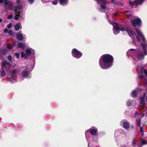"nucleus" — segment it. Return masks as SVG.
I'll use <instances>...</instances> for the list:
<instances>
[{"label": "nucleus", "mask_w": 147, "mask_h": 147, "mask_svg": "<svg viewBox=\"0 0 147 147\" xmlns=\"http://www.w3.org/2000/svg\"><path fill=\"white\" fill-rule=\"evenodd\" d=\"M135 30H136V32L137 33L138 35V36L141 38L144 36L143 35L142 33L141 32V31L138 29V28H135Z\"/></svg>", "instance_id": "obj_16"}, {"label": "nucleus", "mask_w": 147, "mask_h": 147, "mask_svg": "<svg viewBox=\"0 0 147 147\" xmlns=\"http://www.w3.org/2000/svg\"><path fill=\"white\" fill-rule=\"evenodd\" d=\"M25 47V44L21 42H19L17 45V47L18 48H24Z\"/></svg>", "instance_id": "obj_17"}, {"label": "nucleus", "mask_w": 147, "mask_h": 147, "mask_svg": "<svg viewBox=\"0 0 147 147\" xmlns=\"http://www.w3.org/2000/svg\"><path fill=\"white\" fill-rule=\"evenodd\" d=\"M142 136H143L144 135V132H142Z\"/></svg>", "instance_id": "obj_60"}, {"label": "nucleus", "mask_w": 147, "mask_h": 147, "mask_svg": "<svg viewBox=\"0 0 147 147\" xmlns=\"http://www.w3.org/2000/svg\"><path fill=\"white\" fill-rule=\"evenodd\" d=\"M144 113L143 114H142V116H144Z\"/></svg>", "instance_id": "obj_62"}, {"label": "nucleus", "mask_w": 147, "mask_h": 147, "mask_svg": "<svg viewBox=\"0 0 147 147\" xmlns=\"http://www.w3.org/2000/svg\"><path fill=\"white\" fill-rule=\"evenodd\" d=\"M131 128L132 129H134V126H133V125H131Z\"/></svg>", "instance_id": "obj_54"}, {"label": "nucleus", "mask_w": 147, "mask_h": 147, "mask_svg": "<svg viewBox=\"0 0 147 147\" xmlns=\"http://www.w3.org/2000/svg\"><path fill=\"white\" fill-rule=\"evenodd\" d=\"M136 37H137V38H138V37L137 36H136Z\"/></svg>", "instance_id": "obj_63"}, {"label": "nucleus", "mask_w": 147, "mask_h": 147, "mask_svg": "<svg viewBox=\"0 0 147 147\" xmlns=\"http://www.w3.org/2000/svg\"><path fill=\"white\" fill-rule=\"evenodd\" d=\"M131 22L134 27L140 26L141 25V21L139 17H134V19H131Z\"/></svg>", "instance_id": "obj_6"}, {"label": "nucleus", "mask_w": 147, "mask_h": 147, "mask_svg": "<svg viewBox=\"0 0 147 147\" xmlns=\"http://www.w3.org/2000/svg\"><path fill=\"white\" fill-rule=\"evenodd\" d=\"M142 49L143 51V52L142 53H143L145 55H147L146 48H143Z\"/></svg>", "instance_id": "obj_34"}, {"label": "nucleus", "mask_w": 147, "mask_h": 147, "mask_svg": "<svg viewBox=\"0 0 147 147\" xmlns=\"http://www.w3.org/2000/svg\"><path fill=\"white\" fill-rule=\"evenodd\" d=\"M113 31L115 34H117L119 32L120 29V28H113Z\"/></svg>", "instance_id": "obj_19"}, {"label": "nucleus", "mask_w": 147, "mask_h": 147, "mask_svg": "<svg viewBox=\"0 0 147 147\" xmlns=\"http://www.w3.org/2000/svg\"><path fill=\"white\" fill-rule=\"evenodd\" d=\"M144 72L145 75L146 76V84L147 86V70L146 69H144Z\"/></svg>", "instance_id": "obj_32"}, {"label": "nucleus", "mask_w": 147, "mask_h": 147, "mask_svg": "<svg viewBox=\"0 0 147 147\" xmlns=\"http://www.w3.org/2000/svg\"><path fill=\"white\" fill-rule=\"evenodd\" d=\"M71 54L75 58L79 59L82 55V53L76 48L73 49L71 51Z\"/></svg>", "instance_id": "obj_5"}, {"label": "nucleus", "mask_w": 147, "mask_h": 147, "mask_svg": "<svg viewBox=\"0 0 147 147\" xmlns=\"http://www.w3.org/2000/svg\"><path fill=\"white\" fill-rule=\"evenodd\" d=\"M137 92V90H134L132 91L131 94L132 97H136L138 94V92Z\"/></svg>", "instance_id": "obj_20"}, {"label": "nucleus", "mask_w": 147, "mask_h": 147, "mask_svg": "<svg viewBox=\"0 0 147 147\" xmlns=\"http://www.w3.org/2000/svg\"><path fill=\"white\" fill-rule=\"evenodd\" d=\"M15 28V29L17 31V30H18L20 28Z\"/></svg>", "instance_id": "obj_56"}, {"label": "nucleus", "mask_w": 147, "mask_h": 147, "mask_svg": "<svg viewBox=\"0 0 147 147\" xmlns=\"http://www.w3.org/2000/svg\"><path fill=\"white\" fill-rule=\"evenodd\" d=\"M11 66V63L6 60L3 61L2 63L1 64V69L4 70L5 69L7 72L10 70Z\"/></svg>", "instance_id": "obj_4"}, {"label": "nucleus", "mask_w": 147, "mask_h": 147, "mask_svg": "<svg viewBox=\"0 0 147 147\" xmlns=\"http://www.w3.org/2000/svg\"><path fill=\"white\" fill-rule=\"evenodd\" d=\"M145 69H144V67H140V71L141 73L142 74H143V72H144V70Z\"/></svg>", "instance_id": "obj_36"}, {"label": "nucleus", "mask_w": 147, "mask_h": 147, "mask_svg": "<svg viewBox=\"0 0 147 147\" xmlns=\"http://www.w3.org/2000/svg\"><path fill=\"white\" fill-rule=\"evenodd\" d=\"M58 1L57 0H55L54 1L52 2V3L53 5H56Z\"/></svg>", "instance_id": "obj_40"}, {"label": "nucleus", "mask_w": 147, "mask_h": 147, "mask_svg": "<svg viewBox=\"0 0 147 147\" xmlns=\"http://www.w3.org/2000/svg\"><path fill=\"white\" fill-rule=\"evenodd\" d=\"M132 16V15L131 14H130L129 15L127 14L126 16L127 18L128 19L130 17H131Z\"/></svg>", "instance_id": "obj_47"}, {"label": "nucleus", "mask_w": 147, "mask_h": 147, "mask_svg": "<svg viewBox=\"0 0 147 147\" xmlns=\"http://www.w3.org/2000/svg\"><path fill=\"white\" fill-rule=\"evenodd\" d=\"M89 130L90 134L92 135H95L96 132H98V131L97 129H90Z\"/></svg>", "instance_id": "obj_14"}, {"label": "nucleus", "mask_w": 147, "mask_h": 147, "mask_svg": "<svg viewBox=\"0 0 147 147\" xmlns=\"http://www.w3.org/2000/svg\"><path fill=\"white\" fill-rule=\"evenodd\" d=\"M68 0H59V3L61 5H65L67 4Z\"/></svg>", "instance_id": "obj_18"}, {"label": "nucleus", "mask_w": 147, "mask_h": 147, "mask_svg": "<svg viewBox=\"0 0 147 147\" xmlns=\"http://www.w3.org/2000/svg\"><path fill=\"white\" fill-rule=\"evenodd\" d=\"M136 143V142L135 139H134L132 142V146H133L134 147H135Z\"/></svg>", "instance_id": "obj_31"}, {"label": "nucleus", "mask_w": 147, "mask_h": 147, "mask_svg": "<svg viewBox=\"0 0 147 147\" xmlns=\"http://www.w3.org/2000/svg\"><path fill=\"white\" fill-rule=\"evenodd\" d=\"M120 30L124 31L125 30L127 32L129 35L131 37L134 35L135 33L132 29V28H120Z\"/></svg>", "instance_id": "obj_7"}, {"label": "nucleus", "mask_w": 147, "mask_h": 147, "mask_svg": "<svg viewBox=\"0 0 147 147\" xmlns=\"http://www.w3.org/2000/svg\"><path fill=\"white\" fill-rule=\"evenodd\" d=\"M12 25V24L11 23H9V24L8 25L7 28H11Z\"/></svg>", "instance_id": "obj_48"}, {"label": "nucleus", "mask_w": 147, "mask_h": 147, "mask_svg": "<svg viewBox=\"0 0 147 147\" xmlns=\"http://www.w3.org/2000/svg\"><path fill=\"white\" fill-rule=\"evenodd\" d=\"M16 45V43L15 41H13V45L15 46Z\"/></svg>", "instance_id": "obj_53"}, {"label": "nucleus", "mask_w": 147, "mask_h": 147, "mask_svg": "<svg viewBox=\"0 0 147 147\" xmlns=\"http://www.w3.org/2000/svg\"><path fill=\"white\" fill-rule=\"evenodd\" d=\"M118 13L117 12H115V13L113 14V16H117Z\"/></svg>", "instance_id": "obj_49"}, {"label": "nucleus", "mask_w": 147, "mask_h": 147, "mask_svg": "<svg viewBox=\"0 0 147 147\" xmlns=\"http://www.w3.org/2000/svg\"><path fill=\"white\" fill-rule=\"evenodd\" d=\"M6 47L7 48L9 49H10L11 48V46L9 45H6Z\"/></svg>", "instance_id": "obj_43"}, {"label": "nucleus", "mask_w": 147, "mask_h": 147, "mask_svg": "<svg viewBox=\"0 0 147 147\" xmlns=\"http://www.w3.org/2000/svg\"><path fill=\"white\" fill-rule=\"evenodd\" d=\"M8 33L10 36H11L12 37H13L14 36V33L11 30H9Z\"/></svg>", "instance_id": "obj_30"}, {"label": "nucleus", "mask_w": 147, "mask_h": 147, "mask_svg": "<svg viewBox=\"0 0 147 147\" xmlns=\"http://www.w3.org/2000/svg\"><path fill=\"white\" fill-rule=\"evenodd\" d=\"M20 2V0H16V3L17 4V5L19 4Z\"/></svg>", "instance_id": "obj_51"}, {"label": "nucleus", "mask_w": 147, "mask_h": 147, "mask_svg": "<svg viewBox=\"0 0 147 147\" xmlns=\"http://www.w3.org/2000/svg\"><path fill=\"white\" fill-rule=\"evenodd\" d=\"M146 94V93H144L143 96L142 97L140 98V100L141 101L140 103L141 104L144 105L146 104L144 100Z\"/></svg>", "instance_id": "obj_12"}, {"label": "nucleus", "mask_w": 147, "mask_h": 147, "mask_svg": "<svg viewBox=\"0 0 147 147\" xmlns=\"http://www.w3.org/2000/svg\"><path fill=\"white\" fill-rule=\"evenodd\" d=\"M21 25L20 24H17L14 27V28H20V27H21Z\"/></svg>", "instance_id": "obj_37"}, {"label": "nucleus", "mask_w": 147, "mask_h": 147, "mask_svg": "<svg viewBox=\"0 0 147 147\" xmlns=\"http://www.w3.org/2000/svg\"><path fill=\"white\" fill-rule=\"evenodd\" d=\"M143 53H139L138 54V57L140 59H144V56Z\"/></svg>", "instance_id": "obj_23"}, {"label": "nucleus", "mask_w": 147, "mask_h": 147, "mask_svg": "<svg viewBox=\"0 0 147 147\" xmlns=\"http://www.w3.org/2000/svg\"><path fill=\"white\" fill-rule=\"evenodd\" d=\"M19 72L20 70L19 69H13L11 71V74L15 76H16L15 74L16 73H18Z\"/></svg>", "instance_id": "obj_15"}, {"label": "nucleus", "mask_w": 147, "mask_h": 147, "mask_svg": "<svg viewBox=\"0 0 147 147\" xmlns=\"http://www.w3.org/2000/svg\"><path fill=\"white\" fill-rule=\"evenodd\" d=\"M109 22L113 25V28H119V24L115 22L109 21Z\"/></svg>", "instance_id": "obj_13"}, {"label": "nucleus", "mask_w": 147, "mask_h": 147, "mask_svg": "<svg viewBox=\"0 0 147 147\" xmlns=\"http://www.w3.org/2000/svg\"><path fill=\"white\" fill-rule=\"evenodd\" d=\"M114 5H121V3L119 2H116L115 3H114Z\"/></svg>", "instance_id": "obj_41"}, {"label": "nucleus", "mask_w": 147, "mask_h": 147, "mask_svg": "<svg viewBox=\"0 0 147 147\" xmlns=\"http://www.w3.org/2000/svg\"><path fill=\"white\" fill-rule=\"evenodd\" d=\"M98 4L100 5L99 10L102 12H105L107 9L106 6V1L104 0H96Z\"/></svg>", "instance_id": "obj_3"}, {"label": "nucleus", "mask_w": 147, "mask_h": 147, "mask_svg": "<svg viewBox=\"0 0 147 147\" xmlns=\"http://www.w3.org/2000/svg\"><path fill=\"white\" fill-rule=\"evenodd\" d=\"M139 78L141 79L144 78V75L143 74H142L141 73L138 76Z\"/></svg>", "instance_id": "obj_35"}, {"label": "nucleus", "mask_w": 147, "mask_h": 147, "mask_svg": "<svg viewBox=\"0 0 147 147\" xmlns=\"http://www.w3.org/2000/svg\"><path fill=\"white\" fill-rule=\"evenodd\" d=\"M115 0H111V3H114V2L115 1Z\"/></svg>", "instance_id": "obj_52"}, {"label": "nucleus", "mask_w": 147, "mask_h": 147, "mask_svg": "<svg viewBox=\"0 0 147 147\" xmlns=\"http://www.w3.org/2000/svg\"><path fill=\"white\" fill-rule=\"evenodd\" d=\"M1 52L2 54L3 55H5L7 54V51L6 49L2 50Z\"/></svg>", "instance_id": "obj_26"}, {"label": "nucleus", "mask_w": 147, "mask_h": 147, "mask_svg": "<svg viewBox=\"0 0 147 147\" xmlns=\"http://www.w3.org/2000/svg\"><path fill=\"white\" fill-rule=\"evenodd\" d=\"M130 50H134V49H130Z\"/></svg>", "instance_id": "obj_61"}, {"label": "nucleus", "mask_w": 147, "mask_h": 147, "mask_svg": "<svg viewBox=\"0 0 147 147\" xmlns=\"http://www.w3.org/2000/svg\"><path fill=\"white\" fill-rule=\"evenodd\" d=\"M1 71V75L2 77L5 76L6 75V73L5 70L4 69H1V68L0 69Z\"/></svg>", "instance_id": "obj_22"}, {"label": "nucleus", "mask_w": 147, "mask_h": 147, "mask_svg": "<svg viewBox=\"0 0 147 147\" xmlns=\"http://www.w3.org/2000/svg\"><path fill=\"white\" fill-rule=\"evenodd\" d=\"M13 17V15L12 14H11L9 15L8 17V18L9 19H11Z\"/></svg>", "instance_id": "obj_46"}, {"label": "nucleus", "mask_w": 147, "mask_h": 147, "mask_svg": "<svg viewBox=\"0 0 147 147\" xmlns=\"http://www.w3.org/2000/svg\"><path fill=\"white\" fill-rule=\"evenodd\" d=\"M140 121H141V119H139L137 120L136 121V125L140 127Z\"/></svg>", "instance_id": "obj_25"}, {"label": "nucleus", "mask_w": 147, "mask_h": 147, "mask_svg": "<svg viewBox=\"0 0 147 147\" xmlns=\"http://www.w3.org/2000/svg\"><path fill=\"white\" fill-rule=\"evenodd\" d=\"M132 102L130 101V100L127 101L126 104L127 106L129 107L132 105Z\"/></svg>", "instance_id": "obj_27"}, {"label": "nucleus", "mask_w": 147, "mask_h": 147, "mask_svg": "<svg viewBox=\"0 0 147 147\" xmlns=\"http://www.w3.org/2000/svg\"><path fill=\"white\" fill-rule=\"evenodd\" d=\"M141 38H142V40L143 42V43H145V42H146V39L144 38V36H143V37H142Z\"/></svg>", "instance_id": "obj_42"}, {"label": "nucleus", "mask_w": 147, "mask_h": 147, "mask_svg": "<svg viewBox=\"0 0 147 147\" xmlns=\"http://www.w3.org/2000/svg\"><path fill=\"white\" fill-rule=\"evenodd\" d=\"M140 132H143V130L142 129V127H140Z\"/></svg>", "instance_id": "obj_50"}, {"label": "nucleus", "mask_w": 147, "mask_h": 147, "mask_svg": "<svg viewBox=\"0 0 147 147\" xmlns=\"http://www.w3.org/2000/svg\"><path fill=\"white\" fill-rule=\"evenodd\" d=\"M7 59L10 62H12L13 61V60L12 58V56L11 55H9L7 57Z\"/></svg>", "instance_id": "obj_29"}, {"label": "nucleus", "mask_w": 147, "mask_h": 147, "mask_svg": "<svg viewBox=\"0 0 147 147\" xmlns=\"http://www.w3.org/2000/svg\"><path fill=\"white\" fill-rule=\"evenodd\" d=\"M34 1V0H28V1L30 4H32L33 3Z\"/></svg>", "instance_id": "obj_44"}, {"label": "nucleus", "mask_w": 147, "mask_h": 147, "mask_svg": "<svg viewBox=\"0 0 147 147\" xmlns=\"http://www.w3.org/2000/svg\"><path fill=\"white\" fill-rule=\"evenodd\" d=\"M124 128L125 129H128L129 128V123L128 121H124L123 123Z\"/></svg>", "instance_id": "obj_11"}, {"label": "nucleus", "mask_w": 147, "mask_h": 147, "mask_svg": "<svg viewBox=\"0 0 147 147\" xmlns=\"http://www.w3.org/2000/svg\"><path fill=\"white\" fill-rule=\"evenodd\" d=\"M144 1L145 0H136L133 2L130 1L129 3L131 5L138 4L141 5Z\"/></svg>", "instance_id": "obj_8"}, {"label": "nucleus", "mask_w": 147, "mask_h": 147, "mask_svg": "<svg viewBox=\"0 0 147 147\" xmlns=\"http://www.w3.org/2000/svg\"><path fill=\"white\" fill-rule=\"evenodd\" d=\"M138 113L137 112H136L135 113V115H138Z\"/></svg>", "instance_id": "obj_58"}, {"label": "nucleus", "mask_w": 147, "mask_h": 147, "mask_svg": "<svg viewBox=\"0 0 147 147\" xmlns=\"http://www.w3.org/2000/svg\"><path fill=\"white\" fill-rule=\"evenodd\" d=\"M15 80V76H13V75H11L10 77L8 79V81L11 82V83H13V81Z\"/></svg>", "instance_id": "obj_21"}, {"label": "nucleus", "mask_w": 147, "mask_h": 147, "mask_svg": "<svg viewBox=\"0 0 147 147\" xmlns=\"http://www.w3.org/2000/svg\"><path fill=\"white\" fill-rule=\"evenodd\" d=\"M29 74V73L28 71V68H26L24 69L23 71L22 76V77L26 78L28 77Z\"/></svg>", "instance_id": "obj_9"}, {"label": "nucleus", "mask_w": 147, "mask_h": 147, "mask_svg": "<svg viewBox=\"0 0 147 147\" xmlns=\"http://www.w3.org/2000/svg\"><path fill=\"white\" fill-rule=\"evenodd\" d=\"M114 60V58L111 55L105 54L100 57L99 61V65L102 69H106L113 65Z\"/></svg>", "instance_id": "obj_1"}, {"label": "nucleus", "mask_w": 147, "mask_h": 147, "mask_svg": "<svg viewBox=\"0 0 147 147\" xmlns=\"http://www.w3.org/2000/svg\"><path fill=\"white\" fill-rule=\"evenodd\" d=\"M16 37L17 39L20 41H22L24 38L23 35L22 34H20L18 33L16 34Z\"/></svg>", "instance_id": "obj_10"}, {"label": "nucleus", "mask_w": 147, "mask_h": 147, "mask_svg": "<svg viewBox=\"0 0 147 147\" xmlns=\"http://www.w3.org/2000/svg\"><path fill=\"white\" fill-rule=\"evenodd\" d=\"M5 0H0V3H3Z\"/></svg>", "instance_id": "obj_55"}, {"label": "nucleus", "mask_w": 147, "mask_h": 147, "mask_svg": "<svg viewBox=\"0 0 147 147\" xmlns=\"http://www.w3.org/2000/svg\"><path fill=\"white\" fill-rule=\"evenodd\" d=\"M9 31V30H8L7 28H5L4 30V32L5 33H6L7 32H8V33Z\"/></svg>", "instance_id": "obj_45"}, {"label": "nucleus", "mask_w": 147, "mask_h": 147, "mask_svg": "<svg viewBox=\"0 0 147 147\" xmlns=\"http://www.w3.org/2000/svg\"><path fill=\"white\" fill-rule=\"evenodd\" d=\"M4 8L5 9H9L13 10L15 12V16L14 19L17 20L20 17V13L22 11V6L18 5L14 9H13V3L11 1L7 0H5L4 2Z\"/></svg>", "instance_id": "obj_2"}, {"label": "nucleus", "mask_w": 147, "mask_h": 147, "mask_svg": "<svg viewBox=\"0 0 147 147\" xmlns=\"http://www.w3.org/2000/svg\"><path fill=\"white\" fill-rule=\"evenodd\" d=\"M142 144H147V141L145 140H142L141 141Z\"/></svg>", "instance_id": "obj_38"}, {"label": "nucleus", "mask_w": 147, "mask_h": 147, "mask_svg": "<svg viewBox=\"0 0 147 147\" xmlns=\"http://www.w3.org/2000/svg\"><path fill=\"white\" fill-rule=\"evenodd\" d=\"M21 57L22 58L24 57L25 59H26L27 58L26 55L23 52H21Z\"/></svg>", "instance_id": "obj_28"}, {"label": "nucleus", "mask_w": 147, "mask_h": 147, "mask_svg": "<svg viewBox=\"0 0 147 147\" xmlns=\"http://www.w3.org/2000/svg\"><path fill=\"white\" fill-rule=\"evenodd\" d=\"M141 45L142 47V48H145L146 47V45L145 43H144L142 42Z\"/></svg>", "instance_id": "obj_39"}, {"label": "nucleus", "mask_w": 147, "mask_h": 147, "mask_svg": "<svg viewBox=\"0 0 147 147\" xmlns=\"http://www.w3.org/2000/svg\"><path fill=\"white\" fill-rule=\"evenodd\" d=\"M26 53L27 56H29L31 54L32 52L30 50L27 49L26 50Z\"/></svg>", "instance_id": "obj_24"}, {"label": "nucleus", "mask_w": 147, "mask_h": 147, "mask_svg": "<svg viewBox=\"0 0 147 147\" xmlns=\"http://www.w3.org/2000/svg\"><path fill=\"white\" fill-rule=\"evenodd\" d=\"M141 144H142V143H139L138 144V146H141Z\"/></svg>", "instance_id": "obj_57"}, {"label": "nucleus", "mask_w": 147, "mask_h": 147, "mask_svg": "<svg viewBox=\"0 0 147 147\" xmlns=\"http://www.w3.org/2000/svg\"><path fill=\"white\" fill-rule=\"evenodd\" d=\"M20 54L19 53H14L15 55L16 56V58L18 59L20 58Z\"/></svg>", "instance_id": "obj_33"}, {"label": "nucleus", "mask_w": 147, "mask_h": 147, "mask_svg": "<svg viewBox=\"0 0 147 147\" xmlns=\"http://www.w3.org/2000/svg\"><path fill=\"white\" fill-rule=\"evenodd\" d=\"M2 21V19L0 18V23Z\"/></svg>", "instance_id": "obj_59"}]
</instances>
